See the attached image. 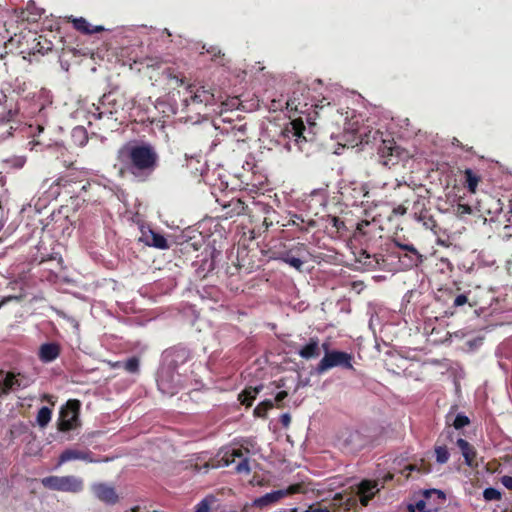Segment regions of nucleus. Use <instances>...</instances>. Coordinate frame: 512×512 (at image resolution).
Wrapping results in <instances>:
<instances>
[{"mask_svg": "<svg viewBox=\"0 0 512 512\" xmlns=\"http://www.w3.org/2000/svg\"><path fill=\"white\" fill-rule=\"evenodd\" d=\"M343 117V127L347 142L353 144H370L380 141L378 147V154L381 159L382 165L386 167L394 166L398 163L400 156V148L396 146L392 139H384L382 132L379 129H374L368 124L364 123L363 116L357 114L354 110L347 109L345 113L338 111Z\"/></svg>", "mask_w": 512, "mask_h": 512, "instance_id": "1", "label": "nucleus"}, {"mask_svg": "<svg viewBox=\"0 0 512 512\" xmlns=\"http://www.w3.org/2000/svg\"><path fill=\"white\" fill-rule=\"evenodd\" d=\"M118 159L138 181H146L155 171L159 155L148 142H128L118 150Z\"/></svg>", "mask_w": 512, "mask_h": 512, "instance_id": "2", "label": "nucleus"}, {"mask_svg": "<svg viewBox=\"0 0 512 512\" xmlns=\"http://www.w3.org/2000/svg\"><path fill=\"white\" fill-rule=\"evenodd\" d=\"M187 357L185 349L167 350L163 353L162 364L157 373V386L163 395L173 396L182 389L184 379L178 369Z\"/></svg>", "mask_w": 512, "mask_h": 512, "instance_id": "3", "label": "nucleus"}, {"mask_svg": "<svg viewBox=\"0 0 512 512\" xmlns=\"http://www.w3.org/2000/svg\"><path fill=\"white\" fill-rule=\"evenodd\" d=\"M335 95L332 96L327 94L322 97V99H311L309 97V91L303 85H298L297 88L293 91L291 97H289L285 101V108L289 112L299 113V114H307L308 120L311 119L310 111L313 110L316 115L319 114L320 110H323L325 106H329L331 102L341 103L344 94L336 89L333 92Z\"/></svg>", "mask_w": 512, "mask_h": 512, "instance_id": "4", "label": "nucleus"}, {"mask_svg": "<svg viewBox=\"0 0 512 512\" xmlns=\"http://www.w3.org/2000/svg\"><path fill=\"white\" fill-rule=\"evenodd\" d=\"M46 92H42L37 99H33L28 106H25L28 102L24 100L19 109H22V115L25 118H29L31 122L28 124V129L32 136L43 132L45 126L48 124L49 116L52 113L51 101L48 99H42Z\"/></svg>", "mask_w": 512, "mask_h": 512, "instance_id": "5", "label": "nucleus"}, {"mask_svg": "<svg viewBox=\"0 0 512 512\" xmlns=\"http://www.w3.org/2000/svg\"><path fill=\"white\" fill-rule=\"evenodd\" d=\"M183 103L191 111L199 114L203 112L204 115H208L210 112H215V109L211 107L216 105V98L210 89L192 84L186 88V96L183 98Z\"/></svg>", "mask_w": 512, "mask_h": 512, "instance_id": "6", "label": "nucleus"}, {"mask_svg": "<svg viewBox=\"0 0 512 512\" xmlns=\"http://www.w3.org/2000/svg\"><path fill=\"white\" fill-rule=\"evenodd\" d=\"M304 131L305 126L302 120H292L281 131L277 143L282 145L287 152L293 150L302 152L307 144V139L303 135Z\"/></svg>", "mask_w": 512, "mask_h": 512, "instance_id": "7", "label": "nucleus"}, {"mask_svg": "<svg viewBox=\"0 0 512 512\" xmlns=\"http://www.w3.org/2000/svg\"><path fill=\"white\" fill-rule=\"evenodd\" d=\"M323 348L325 350V354L316 367L318 374H323L329 369L335 367L349 370L354 369L352 364V354L339 350L328 351L326 344L323 345Z\"/></svg>", "mask_w": 512, "mask_h": 512, "instance_id": "8", "label": "nucleus"}, {"mask_svg": "<svg viewBox=\"0 0 512 512\" xmlns=\"http://www.w3.org/2000/svg\"><path fill=\"white\" fill-rule=\"evenodd\" d=\"M41 484L47 489L66 493H80L84 489L83 479L74 475L44 477Z\"/></svg>", "mask_w": 512, "mask_h": 512, "instance_id": "9", "label": "nucleus"}, {"mask_svg": "<svg viewBox=\"0 0 512 512\" xmlns=\"http://www.w3.org/2000/svg\"><path fill=\"white\" fill-rule=\"evenodd\" d=\"M80 410V402L78 400H69L64 407L61 408L58 428L60 431H70L77 426Z\"/></svg>", "mask_w": 512, "mask_h": 512, "instance_id": "10", "label": "nucleus"}, {"mask_svg": "<svg viewBox=\"0 0 512 512\" xmlns=\"http://www.w3.org/2000/svg\"><path fill=\"white\" fill-rule=\"evenodd\" d=\"M206 128L208 132L219 131L221 135H227L235 141L243 140L242 137L246 132L245 125H233L230 121H227L225 118L221 117L214 120L213 123H209Z\"/></svg>", "mask_w": 512, "mask_h": 512, "instance_id": "11", "label": "nucleus"}, {"mask_svg": "<svg viewBox=\"0 0 512 512\" xmlns=\"http://www.w3.org/2000/svg\"><path fill=\"white\" fill-rule=\"evenodd\" d=\"M341 195L348 205H363L370 198V191L366 184L352 182L342 187Z\"/></svg>", "mask_w": 512, "mask_h": 512, "instance_id": "12", "label": "nucleus"}, {"mask_svg": "<svg viewBox=\"0 0 512 512\" xmlns=\"http://www.w3.org/2000/svg\"><path fill=\"white\" fill-rule=\"evenodd\" d=\"M27 385V381L21 377L20 374L0 371V397L10 392L23 389L27 387Z\"/></svg>", "mask_w": 512, "mask_h": 512, "instance_id": "13", "label": "nucleus"}, {"mask_svg": "<svg viewBox=\"0 0 512 512\" xmlns=\"http://www.w3.org/2000/svg\"><path fill=\"white\" fill-rule=\"evenodd\" d=\"M80 460L86 463L97 462L94 454L88 449H80L76 447L65 449L59 456L58 466L70 461Z\"/></svg>", "mask_w": 512, "mask_h": 512, "instance_id": "14", "label": "nucleus"}, {"mask_svg": "<svg viewBox=\"0 0 512 512\" xmlns=\"http://www.w3.org/2000/svg\"><path fill=\"white\" fill-rule=\"evenodd\" d=\"M297 491V486H290L287 489L275 490L269 493H266L263 496L256 498L253 501V505L257 508H264L270 506L272 504L278 503L284 497L293 494Z\"/></svg>", "mask_w": 512, "mask_h": 512, "instance_id": "15", "label": "nucleus"}, {"mask_svg": "<svg viewBox=\"0 0 512 512\" xmlns=\"http://www.w3.org/2000/svg\"><path fill=\"white\" fill-rule=\"evenodd\" d=\"M236 458H239L241 460L236 465L235 470L238 473L249 474L251 471L250 466H249V461H248V458L245 456L242 448H228L224 452L222 459L224 460L225 465L228 466L229 464L235 462Z\"/></svg>", "mask_w": 512, "mask_h": 512, "instance_id": "16", "label": "nucleus"}, {"mask_svg": "<svg viewBox=\"0 0 512 512\" xmlns=\"http://www.w3.org/2000/svg\"><path fill=\"white\" fill-rule=\"evenodd\" d=\"M93 495L106 504H115L118 500V494L113 486L107 483H94L91 485Z\"/></svg>", "mask_w": 512, "mask_h": 512, "instance_id": "17", "label": "nucleus"}, {"mask_svg": "<svg viewBox=\"0 0 512 512\" xmlns=\"http://www.w3.org/2000/svg\"><path fill=\"white\" fill-rule=\"evenodd\" d=\"M61 347L56 342H47L40 345L38 358L43 363H51L60 355Z\"/></svg>", "mask_w": 512, "mask_h": 512, "instance_id": "18", "label": "nucleus"}, {"mask_svg": "<svg viewBox=\"0 0 512 512\" xmlns=\"http://www.w3.org/2000/svg\"><path fill=\"white\" fill-rule=\"evenodd\" d=\"M380 490L378 483L370 480H363L358 487L360 502L363 506H367L369 501Z\"/></svg>", "mask_w": 512, "mask_h": 512, "instance_id": "19", "label": "nucleus"}, {"mask_svg": "<svg viewBox=\"0 0 512 512\" xmlns=\"http://www.w3.org/2000/svg\"><path fill=\"white\" fill-rule=\"evenodd\" d=\"M142 240L146 243V245L165 250L169 248V244L167 239L160 233L149 229L147 232H143Z\"/></svg>", "mask_w": 512, "mask_h": 512, "instance_id": "20", "label": "nucleus"}, {"mask_svg": "<svg viewBox=\"0 0 512 512\" xmlns=\"http://www.w3.org/2000/svg\"><path fill=\"white\" fill-rule=\"evenodd\" d=\"M423 497L428 503L429 511L437 510L446 500L444 492L437 489L425 490L423 492Z\"/></svg>", "mask_w": 512, "mask_h": 512, "instance_id": "21", "label": "nucleus"}, {"mask_svg": "<svg viewBox=\"0 0 512 512\" xmlns=\"http://www.w3.org/2000/svg\"><path fill=\"white\" fill-rule=\"evenodd\" d=\"M298 354L301 358L306 360L317 358L320 355L318 338H310L309 342L298 351Z\"/></svg>", "mask_w": 512, "mask_h": 512, "instance_id": "22", "label": "nucleus"}, {"mask_svg": "<svg viewBox=\"0 0 512 512\" xmlns=\"http://www.w3.org/2000/svg\"><path fill=\"white\" fill-rule=\"evenodd\" d=\"M72 23L75 29L84 33V34H94L101 31H104L103 26H93L91 25L85 18H73Z\"/></svg>", "mask_w": 512, "mask_h": 512, "instance_id": "23", "label": "nucleus"}, {"mask_svg": "<svg viewBox=\"0 0 512 512\" xmlns=\"http://www.w3.org/2000/svg\"><path fill=\"white\" fill-rule=\"evenodd\" d=\"M456 444L459 447L462 456L464 457L465 463L468 466H471L476 456V452L473 446H471L470 443L463 438H459Z\"/></svg>", "mask_w": 512, "mask_h": 512, "instance_id": "24", "label": "nucleus"}, {"mask_svg": "<svg viewBox=\"0 0 512 512\" xmlns=\"http://www.w3.org/2000/svg\"><path fill=\"white\" fill-rule=\"evenodd\" d=\"M262 385H258L255 387H247L241 394H239V400L243 405L251 406L253 400L257 396V394L261 391Z\"/></svg>", "mask_w": 512, "mask_h": 512, "instance_id": "25", "label": "nucleus"}, {"mask_svg": "<svg viewBox=\"0 0 512 512\" xmlns=\"http://www.w3.org/2000/svg\"><path fill=\"white\" fill-rule=\"evenodd\" d=\"M52 412L50 408L43 406L37 414V423L40 427H45L51 420Z\"/></svg>", "mask_w": 512, "mask_h": 512, "instance_id": "26", "label": "nucleus"}, {"mask_svg": "<svg viewBox=\"0 0 512 512\" xmlns=\"http://www.w3.org/2000/svg\"><path fill=\"white\" fill-rule=\"evenodd\" d=\"M399 247L403 250H406L410 253V261L411 263L417 265L422 262V255L417 251V249L411 244H403L399 245Z\"/></svg>", "mask_w": 512, "mask_h": 512, "instance_id": "27", "label": "nucleus"}, {"mask_svg": "<svg viewBox=\"0 0 512 512\" xmlns=\"http://www.w3.org/2000/svg\"><path fill=\"white\" fill-rule=\"evenodd\" d=\"M49 151L53 154L57 159H61L64 165H67L69 162L65 159V154L67 149L59 143H55L53 146L49 147Z\"/></svg>", "mask_w": 512, "mask_h": 512, "instance_id": "28", "label": "nucleus"}, {"mask_svg": "<svg viewBox=\"0 0 512 512\" xmlns=\"http://www.w3.org/2000/svg\"><path fill=\"white\" fill-rule=\"evenodd\" d=\"M436 461L439 464H445L450 457V453L446 446L440 445L435 447Z\"/></svg>", "mask_w": 512, "mask_h": 512, "instance_id": "29", "label": "nucleus"}, {"mask_svg": "<svg viewBox=\"0 0 512 512\" xmlns=\"http://www.w3.org/2000/svg\"><path fill=\"white\" fill-rule=\"evenodd\" d=\"M213 502H214L213 496L205 497L195 506L194 512H210L211 505Z\"/></svg>", "mask_w": 512, "mask_h": 512, "instance_id": "30", "label": "nucleus"}, {"mask_svg": "<svg viewBox=\"0 0 512 512\" xmlns=\"http://www.w3.org/2000/svg\"><path fill=\"white\" fill-rule=\"evenodd\" d=\"M428 503L426 499L423 497L422 499L417 500L415 503L408 504V510L410 512H430L426 507Z\"/></svg>", "mask_w": 512, "mask_h": 512, "instance_id": "31", "label": "nucleus"}, {"mask_svg": "<svg viewBox=\"0 0 512 512\" xmlns=\"http://www.w3.org/2000/svg\"><path fill=\"white\" fill-rule=\"evenodd\" d=\"M72 137L79 146H83L87 142L86 131L81 127L73 129Z\"/></svg>", "mask_w": 512, "mask_h": 512, "instance_id": "32", "label": "nucleus"}, {"mask_svg": "<svg viewBox=\"0 0 512 512\" xmlns=\"http://www.w3.org/2000/svg\"><path fill=\"white\" fill-rule=\"evenodd\" d=\"M501 497V492L496 488L488 487L483 491V498L486 501H499Z\"/></svg>", "mask_w": 512, "mask_h": 512, "instance_id": "33", "label": "nucleus"}, {"mask_svg": "<svg viewBox=\"0 0 512 512\" xmlns=\"http://www.w3.org/2000/svg\"><path fill=\"white\" fill-rule=\"evenodd\" d=\"M123 368L129 373H137L139 371V359L131 357L123 362Z\"/></svg>", "mask_w": 512, "mask_h": 512, "instance_id": "34", "label": "nucleus"}, {"mask_svg": "<svg viewBox=\"0 0 512 512\" xmlns=\"http://www.w3.org/2000/svg\"><path fill=\"white\" fill-rule=\"evenodd\" d=\"M283 261L298 271H301L304 264L303 260L290 254L285 255Z\"/></svg>", "mask_w": 512, "mask_h": 512, "instance_id": "35", "label": "nucleus"}, {"mask_svg": "<svg viewBox=\"0 0 512 512\" xmlns=\"http://www.w3.org/2000/svg\"><path fill=\"white\" fill-rule=\"evenodd\" d=\"M274 406V401L271 399H266L263 402H261L256 408L255 413L258 416H262L266 413L267 410L271 409Z\"/></svg>", "mask_w": 512, "mask_h": 512, "instance_id": "36", "label": "nucleus"}, {"mask_svg": "<svg viewBox=\"0 0 512 512\" xmlns=\"http://www.w3.org/2000/svg\"><path fill=\"white\" fill-rule=\"evenodd\" d=\"M469 423H470L469 418L466 415L459 413L456 415L452 425L455 429L458 430V429H461V428L467 426Z\"/></svg>", "mask_w": 512, "mask_h": 512, "instance_id": "37", "label": "nucleus"}, {"mask_svg": "<svg viewBox=\"0 0 512 512\" xmlns=\"http://www.w3.org/2000/svg\"><path fill=\"white\" fill-rule=\"evenodd\" d=\"M471 212H472V209L467 204L459 203V204H457L456 206L453 207V213L457 217H463L464 215L471 214Z\"/></svg>", "mask_w": 512, "mask_h": 512, "instance_id": "38", "label": "nucleus"}, {"mask_svg": "<svg viewBox=\"0 0 512 512\" xmlns=\"http://www.w3.org/2000/svg\"><path fill=\"white\" fill-rule=\"evenodd\" d=\"M88 113L94 119H101L105 112L100 111V106L99 105L91 104V106L88 108Z\"/></svg>", "mask_w": 512, "mask_h": 512, "instance_id": "39", "label": "nucleus"}, {"mask_svg": "<svg viewBox=\"0 0 512 512\" xmlns=\"http://www.w3.org/2000/svg\"><path fill=\"white\" fill-rule=\"evenodd\" d=\"M285 101L286 100H284L282 98H280V99H273L272 102H271L270 109H272L273 111L282 110L284 105H285Z\"/></svg>", "mask_w": 512, "mask_h": 512, "instance_id": "40", "label": "nucleus"}, {"mask_svg": "<svg viewBox=\"0 0 512 512\" xmlns=\"http://www.w3.org/2000/svg\"><path fill=\"white\" fill-rule=\"evenodd\" d=\"M467 174V182H468V188L471 190V191H474L475 190V187L477 185V178L473 177L472 176V173L471 171H467L466 172Z\"/></svg>", "mask_w": 512, "mask_h": 512, "instance_id": "41", "label": "nucleus"}, {"mask_svg": "<svg viewBox=\"0 0 512 512\" xmlns=\"http://www.w3.org/2000/svg\"><path fill=\"white\" fill-rule=\"evenodd\" d=\"M27 10L32 14L33 16H41L42 9H38L35 7V4L33 2L28 3Z\"/></svg>", "mask_w": 512, "mask_h": 512, "instance_id": "42", "label": "nucleus"}, {"mask_svg": "<svg viewBox=\"0 0 512 512\" xmlns=\"http://www.w3.org/2000/svg\"><path fill=\"white\" fill-rule=\"evenodd\" d=\"M500 481L505 488L512 490V476H502Z\"/></svg>", "mask_w": 512, "mask_h": 512, "instance_id": "43", "label": "nucleus"}, {"mask_svg": "<svg viewBox=\"0 0 512 512\" xmlns=\"http://www.w3.org/2000/svg\"><path fill=\"white\" fill-rule=\"evenodd\" d=\"M467 301H468L467 296L464 294H460L454 299V306H456V307L462 306V305L466 304Z\"/></svg>", "mask_w": 512, "mask_h": 512, "instance_id": "44", "label": "nucleus"}, {"mask_svg": "<svg viewBox=\"0 0 512 512\" xmlns=\"http://www.w3.org/2000/svg\"><path fill=\"white\" fill-rule=\"evenodd\" d=\"M280 422L283 425V427L287 428L290 425L291 417L290 414L284 413L280 416Z\"/></svg>", "mask_w": 512, "mask_h": 512, "instance_id": "45", "label": "nucleus"}, {"mask_svg": "<svg viewBox=\"0 0 512 512\" xmlns=\"http://www.w3.org/2000/svg\"><path fill=\"white\" fill-rule=\"evenodd\" d=\"M301 223H304V219L300 215L292 216V224L300 227L301 230H307V228H303L300 226Z\"/></svg>", "mask_w": 512, "mask_h": 512, "instance_id": "46", "label": "nucleus"}, {"mask_svg": "<svg viewBox=\"0 0 512 512\" xmlns=\"http://www.w3.org/2000/svg\"><path fill=\"white\" fill-rule=\"evenodd\" d=\"M20 300V297L18 296H7V297H4L1 301H0V309L8 302L10 301H19Z\"/></svg>", "mask_w": 512, "mask_h": 512, "instance_id": "47", "label": "nucleus"}, {"mask_svg": "<svg viewBox=\"0 0 512 512\" xmlns=\"http://www.w3.org/2000/svg\"><path fill=\"white\" fill-rule=\"evenodd\" d=\"M111 95H104L100 101V104L105 107L106 105H110L114 100L110 99Z\"/></svg>", "mask_w": 512, "mask_h": 512, "instance_id": "48", "label": "nucleus"}, {"mask_svg": "<svg viewBox=\"0 0 512 512\" xmlns=\"http://www.w3.org/2000/svg\"><path fill=\"white\" fill-rule=\"evenodd\" d=\"M407 209L404 205H398L394 208L393 212L398 215H404L406 213Z\"/></svg>", "mask_w": 512, "mask_h": 512, "instance_id": "49", "label": "nucleus"}, {"mask_svg": "<svg viewBox=\"0 0 512 512\" xmlns=\"http://www.w3.org/2000/svg\"><path fill=\"white\" fill-rule=\"evenodd\" d=\"M287 392L286 391H280L279 393L276 394L275 396V402H281L283 401L286 397H287Z\"/></svg>", "mask_w": 512, "mask_h": 512, "instance_id": "50", "label": "nucleus"}, {"mask_svg": "<svg viewBox=\"0 0 512 512\" xmlns=\"http://www.w3.org/2000/svg\"><path fill=\"white\" fill-rule=\"evenodd\" d=\"M424 226L426 228L432 229V227L434 226V221L432 219H429L428 221L424 222Z\"/></svg>", "mask_w": 512, "mask_h": 512, "instance_id": "51", "label": "nucleus"}, {"mask_svg": "<svg viewBox=\"0 0 512 512\" xmlns=\"http://www.w3.org/2000/svg\"><path fill=\"white\" fill-rule=\"evenodd\" d=\"M111 367L115 368V369L123 368V362H121V361L114 362V363L111 364Z\"/></svg>", "mask_w": 512, "mask_h": 512, "instance_id": "52", "label": "nucleus"}, {"mask_svg": "<svg viewBox=\"0 0 512 512\" xmlns=\"http://www.w3.org/2000/svg\"><path fill=\"white\" fill-rule=\"evenodd\" d=\"M222 105L226 106L227 107L226 109H232V107L237 105V101L236 100H232L231 105L228 104V103H222Z\"/></svg>", "mask_w": 512, "mask_h": 512, "instance_id": "53", "label": "nucleus"}, {"mask_svg": "<svg viewBox=\"0 0 512 512\" xmlns=\"http://www.w3.org/2000/svg\"><path fill=\"white\" fill-rule=\"evenodd\" d=\"M29 145H31V150H34L36 146L40 145V143L36 141H31L29 142Z\"/></svg>", "mask_w": 512, "mask_h": 512, "instance_id": "54", "label": "nucleus"}, {"mask_svg": "<svg viewBox=\"0 0 512 512\" xmlns=\"http://www.w3.org/2000/svg\"><path fill=\"white\" fill-rule=\"evenodd\" d=\"M446 433H447V437H448V438H451V437H452V433H453V431H452V429H451V427H450V426L447 428Z\"/></svg>", "mask_w": 512, "mask_h": 512, "instance_id": "55", "label": "nucleus"}, {"mask_svg": "<svg viewBox=\"0 0 512 512\" xmlns=\"http://www.w3.org/2000/svg\"><path fill=\"white\" fill-rule=\"evenodd\" d=\"M216 137H218V134H216ZM219 141H220V140H219L218 138H216L215 140H213V142H212V146H217V144L219 143Z\"/></svg>", "mask_w": 512, "mask_h": 512, "instance_id": "56", "label": "nucleus"}, {"mask_svg": "<svg viewBox=\"0 0 512 512\" xmlns=\"http://www.w3.org/2000/svg\"><path fill=\"white\" fill-rule=\"evenodd\" d=\"M307 225H308L309 227H314V226H315V222H314L313 220H309V221L307 222Z\"/></svg>", "mask_w": 512, "mask_h": 512, "instance_id": "57", "label": "nucleus"}, {"mask_svg": "<svg viewBox=\"0 0 512 512\" xmlns=\"http://www.w3.org/2000/svg\"><path fill=\"white\" fill-rule=\"evenodd\" d=\"M91 186H92V184H91V183H87V184H85V185H83V186H82V190H85V191H86V190H87V188H88V187H91Z\"/></svg>", "mask_w": 512, "mask_h": 512, "instance_id": "58", "label": "nucleus"}, {"mask_svg": "<svg viewBox=\"0 0 512 512\" xmlns=\"http://www.w3.org/2000/svg\"><path fill=\"white\" fill-rule=\"evenodd\" d=\"M391 479H392V475H391V474H387V475L385 476V480H386V481H387V480H391Z\"/></svg>", "mask_w": 512, "mask_h": 512, "instance_id": "59", "label": "nucleus"}, {"mask_svg": "<svg viewBox=\"0 0 512 512\" xmlns=\"http://www.w3.org/2000/svg\"><path fill=\"white\" fill-rule=\"evenodd\" d=\"M108 112H109V114H113V113H117V110L109 109Z\"/></svg>", "mask_w": 512, "mask_h": 512, "instance_id": "60", "label": "nucleus"}, {"mask_svg": "<svg viewBox=\"0 0 512 512\" xmlns=\"http://www.w3.org/2000/svg\"><path fill=\"white\" fill-rule=\"evenodd\" d=\"M237 205H238L241 209H243V205H242V202H241V201H238V202H237Z\"/></svg>", "mask_w": 512, "mask_h": 512, "instance_id": "61", "label": "nucleus"}, {"mask_svg": "<svg viewBox=\"0 0 512 512\" xmlns=\"http://www.w3.org/2000/svg\"><path fill=\"white\" fill-rule=\"evenodd\" d=\"M407 468H409V470H414V469H416V467H415V466H411V465H409Z\"/></svg>", "mask_w": 512, "mask_h": 512, "instance_id": "62", "label": "nucleus"}, {"mask_svg": "<svg viewBox=\"0 0 512 512\" xmlns=\"http://www.w3.org/2000/svg\"><path fill=\"white\" fill-rule=\"evenodd\" d=\"M204 468H205V472H206V471L208 470V468H209V465H208V464H205V465H204Z\"/></svg>", "mask_w": 512, "mask_h": 512, "instance_id": "63", "label": "nucleus"}, {"mask_svg": "<svg viewBox=\"0 0 512 512\" xmlns=\"http://www.w3.org/2000/svg\"><path fill=\"white\" fill-rule=\"evenodd\" d=\"M509 212H510V213H511V215H512V204H511V207H510V211H509Z\"/></svg>", "mask_w": 512, "mask_h": 512, "instance_id": "64", "label": "nucleus"}]
</instances>
